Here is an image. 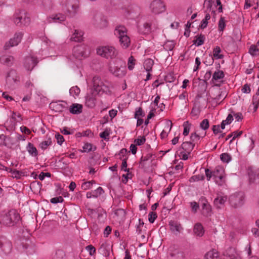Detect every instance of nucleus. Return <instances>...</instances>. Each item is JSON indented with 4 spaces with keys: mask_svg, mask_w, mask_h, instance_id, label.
I'll return each instance as SVG.
<instances>
[{
    "mask_svg": "<svg viewBox=\"0 0 259 259\" xmlns=\"http://www.w3.org/2000/svg\"><path fill=\"white\" fill-rule=\"evenodd\" d=\"M20 216L14 209L0 215V224L6 227L15 226L19 221Z\"/></svg>",
    "mask_w": 259,
    "mask_h": 259,
    "instance_id": "1",
    "label": "nucleus"
},
{
    "mask_svg": "<svg viewBox=\"0 0 259 259\" xmlns=\"http://www.w3.org/2000/svg\"><path fill=\"white\" fill-rule=\"evenodd\" d=\"M114 34L118 37L122 48L126 49L130 46L131 40L127 35V29L124 26H117L114 30Z\"/></svg>",
    "mask_w": 259,
    "mask_h": 259,
    "instance_id": "2",
    "label": "nucleus"
},
{
    "mask_svg": "<svg viewBox=\"0 0 259 259\" xmlns=\"http://www.w3.org/2000/svg\"><path fill=\"white\" fill-rule=\"evenodd\" d=\"M118 54V50L113 46H106L98 48V55L107 59H114Z\"/></svg>",
    "mask_w": 259,
    "mask_h": 259,
    "instance_id": "3",
    "label": "nucleus"
},
{
    "mask_svg": "<svg viewBox=\"0 0 259 259\" xmlns=\"http://www.w3.org/2000/svg\"><path fill=\"white\" fill-rule=\"evenodd\" d=\"M14 23L18 26L27 25L30 22V18L23 10L16 11L13 16Z\"/></svg>",
    "mask_w": 259,
    "mask_h": 259,
    "instance_id": "4",
    "label": "nucleus"
},
{
    "mask_svg": "<svg viewBox=\"0 0 259 259\" xmlns=\"http://www.w3.org/2000/svg\"><path fill=\"white\" fill-rule=\"evenodd\" d=\"M97 87L94 84L92 88L88 90L85 99V105L89 108L95 107L97 103Z\"/></svg>",
    "mask_w": 259,
    "mask_h": 259,
    "instance_id": "5",
    "label": "nucleus"
},
{
    "mask_svg": "<svg viewBox=\"0 0 259 259\" xmlns=\"http://www.w3.org/2000/svg\"><path fill=\"white\" fill-rule=\"evenodd\" d=\"M230 205L237 208L241 206L244 202V194L242 192H238L232 194L229 199Z\"/></svg>",
    "mask_w": 259,
    "mask_h": 259,
    "instance_id": "6",
    "label": "nucleus"
},
{
    "mask_svg": "<svg viewBox=\"0 0 259 259\" xmlns=\"http://www.w3.org/2000/svg\"><path fill=\"white\" fill-rule=\"evenodd\" d=\"M157 28V24L155 21L146 22L142 26L139 27V31L141 34H149L152 30L156 29Z\"/></svg>",
    "mask_w": 259,
    "mask_h": 259,
    "instance_id": "7",
    "label": "nucleus"
},
{
    "mask_svg": "<svg viewBox=\"0 0 259 259\" xmlns=\"http://www.w3.org/2000/svg\"><path fill=\"white\" fill-rule=\"evenodd\" d=\"M23 35V34L22 32H16L13 37L5 44L4 46L5 50H8L11 47L17 46L21 41Z\"/></svg>",
    "mask_w": 259,
    "mask_h": 259,
    "instance_id": "8",
    "label": "nucleus"
},
{
    "mask_svg": "<svg viewBox=\"0 0 259 259\" xmlns=\"http://www.w3.org/2000/svg\"><path fill=\"white\" fill-rule=\"evenodd\" d=\"M79 11V2L78 0H71L67 5V13L70 17L75 16Z\"/></svg>",
    "mask_w": 259,
    "mask_h": 259,
    "instance_id": "9",
    "label": "nucleus"
},
{
    "mask_svg": "<svg viewBox=\"0 0 259 259\" xmlns=\"http://www.w3.org/2000/svg\"><path fill=\"white\" fill-rule=\"evenodd\" d=\"M150 9L152 13L158 14L165 10V5L160 0H154L150 5Z\"/></svg>",
    "mask_w": 259,
    "mask_h": 259,
    "instance_id": "10",
    "label": "nucleus"
},
{
    "mask_svg": "<svg viewBox=\"0 0 259 259\" xmlns=\"http://www.w3.org/2000/svg\"><path fill=\"white\" fill-rule=\"evenodd\" d=\"M87 47L84 45H77L73 49V55L76 58L87 56Z\"/></svg>",
    "mask_w": 259,
    "mask_h": 259,
    "instance_id": "11",
    "label": "nucleus"
},
{
    "mask_svg": "<svg viewBox=\"0 0 259 259\" xmlns=\"http://www.w3.org/2000/svg\"><path fill=\"white\" fill-rule=\"evenodd\" d=\"M67 103L65 102H54L50 103L49 107L56 112H61L66 110Z\"/></svg>",
    "mask_w": 259,
    "mask_h": 259,
    "instance_id": "12",
    "label": "nucleus"
},
{
    "mask_svg": "<svg viewBox=\"0 0 259 259\" xmlns=\"http://www.w3.org/2000/svg\"><path fill=\"white\" fill-rule=\"evenodd\" d=\"M248 174L250 183H259V169L250 167L248 169Z\"/></svg>",
    "mask_w": 259,
    "mask_h": 259,
    "instance_id": "13",
    "label": "nucleus"
},
{
    "mask_svg": "<svg viewBox=\"0 0 259 259\" xmlns=\"http://www.w3.org/2000/svg\"><path fill=\"white\" fill-rule=\"evenodd\" d=\"M200 202L202 204V213L205 217L210 216L211 213V206L208 203L207 200L204 197H201Z\"/></svg>",
    "mask_w": 259,
    "mask_h": 259,
    "instance_id": "14",
    "label": "nucleus"
},
{
    "mask_svg": "<svg viewBox=\"0 0 259 259\" xmlns=\"http://www.w3.org/2000/svg\"><path fill=\"white\" fill-rule=\"evenodd\" d=\"M226 91L222 89H214L212 92V98L216 100H224L227 96Z\"/></svg>",
    "mask_w": 259,
    "mask_h": 259,
    "instance_id": "15",
    "label": "nucleus"
},
{
    "mask_svg": "<svg viewBox=\"0 0 259 259\" xmlns=\"http://www.w3.org/2000/svg\"><path fill=\"white\" fill-rule=\"evenodd\" d=\"M37 63V59L34 57H27L25 59L24 65L27 70H31Z\"/></svg>",
    "mask_w": 259,
    "mask_h": 259,
    "instance_id": "16",
    "label": "nucleus"
},
{
    "mask_svg": "<svg viewBox=\"0 0 259 259\" xmlns=\"http://www.w3.org/2000/svg\"><path fill=\"white\" fill-rule=\"evenodd\" d=\"M12 247V244L10 241L8 240L6 238H0V248L7 253L10 252Z\"/></svg>",
    "mask_w": 259,
    "mask_h": 259,
    "instance_id": "17",
    "label": "nucleus"
},
{
    "mask_svg": "<svg viewBox=\"0 0 259 259\" xmlns=\"http://www.w3.org/2000/svg\"><path fill=\"white\" fill-rule=\"evenodd\" d=\"M66 19L65 15L58 13L56 15H53L47 18V21L48 23H61Z\"/></svg>",
    "mask_w": 259,
    "mask_h": 259,
    "instance_id": "18",
    "label": "nucleus"
},
{
    "mask_svg": "<svg viewBox=\"0 0 259 259\" xmlns=\"http://www.w3.org/2000/svg\"><path fill=\"white\" fill-rule=\"evenodd\" d=\"M109 71L115 76L117 77H122L125 74V72L117 66H109Z\"/></svg>",
    "mask_w": 259,
    "mask_h": 259,
    "instance_id": "19",
    "label": "nucleus"
},
{
    "mask_svg": "<svg viewBox=\"0 0 259 259\" xmlns=\"http://www.w3.org/2000/svg\"><path fill=\"white\" fill-rule=\"evenodd\" d=\"M0 62L7 66H11L14 62V58L13 56L5 55L0 57Z\"/></svg>",
    "mask_w": 259,
    "mask_h": 259,
    "instance_id": "20",
    "label": "nucleus"
},
{
    "mask_svg": "<svg viewBox=\"0 0 259 259\" xmlns=\"http://www.w3.org/2000/svg\"><path fill=\"white\" fill-rule=\"evenodd\" d=\"M83 32L80 30H75L74 32L72 34L70 40L75 42H80L83 40Z\"/></svg>",
    "mask_w": 259,
    "mask_h": 259,
    "instance_id": "21",
    "label": "nucleus"
},
{
    "mask_svg": "<svg viewBox=\"0 0 259 259\" xmlns=\"http://www.w3.org/2000/svg\"><path fill=\"white\" fill-rule=\"evenodd\" d=\"M7 81L9 83H15L17 81L16 71L15 70H11L7 75Z\"/></svg>",
    "mask_w": 259,
    "mask_h": 259,
    "instance_id": "22",
    "label": "nucleus"
},
{
    "mask_svg": "<svg viewBox=\"0 0 259 259\" xmlns=\"http://www.w3.org/2000/svg\"><path fill=\"white\" fill-rule=\"evenodd\" d=\"M227 200L226 196H218L214 200V204L218 208H221Z\"/></svg>",
    "mask_w": 259,
    "mask_h": 259,
    "instance_id": "23",
    "label": "nucleus"
},
{
    "mask_svg": "<svg viewBox=\"0 0 259 259\" xmlns=\"http://www.w3.org/2000/svg\"><path fill=\"white\" fill-rule=\"evenodd\" d=\"M225 170L223 167L217 166L213 171V177L217 179H222L224 175Z\"/></svg>",
    "mask_w": 259,
    "mask_h": 259,
    "instance_id": "24",
    "label": "nucleus"
},
{
    "mask_svg": "<svg viewBox=\"0 0 259 259\" xmlns=\"http://www.w3.org/2000/svg\"><path fill=\"white\" fill-rule=\"evenodd\" d=\"M26 149L30 156L34 157H37L38 151L33 144L29 142L26 146Z\"/></svg>",
    "mask_w": 259,
    "mask_h": 259,
    "instance_id": "25",
    "label": "nucleus"
},
{
    "mask_svg": "<svg viewBox=\"0 0 259 259\" xmlns=\"http://www.w3.org/2000/svg\"><path fill=\"white\" fill-rule=\"evenodd\" d=\"M82 106L81 104L74 103L69 108V111L73 114H78L82 112Z\"/></svg>",
    "mask_w": 259,
    "mask_h": 259,
    "instance_id": "26",
    "label": "nucleus"
},
{
    "mask_svg": "<svg viewBox=\"0 0 259 259\" xmlns=\"http://www.w3.org/2000/svg\"><path fill=\"white\" fill-rule=\"evenodd\" d=\"M205 259H221L218 251L212 249L207 252L205 255Z\"/></svg>",
    "mask_w": 259,
    "mask_h": 259,
    "instance_id": "27",
    "label": "nucleus"
},
{
    "mask_svg": "<svg viewBox=\"0 0 259 259\" xmlns=\"http://www.w3.org/2000/svg\"><path fill=\"white\" fill-rule=\"evenodd\" d=\"M195 146L192 142H184L181 145L182 148L188 154L192 151Z\"/></svg>",
    "mask_w": 259,
    "mask_h": 259,
    "instance_id": "28",
    "label": "nucleus"
},
{
    "mask_svg": "<svg viewBox=\"0 0 259 259\" xmlns=\"http://www.w3.org/2000/svg\"><path fill=\"white\" fill-rule=\"evenodd\" d=\"M193 231L196 235L199 237L202 236L204 233L203 227L200 223H197L195 225Z\"/></svg>",
    "mask_w": 259,
    "mask_h": 259,
    "instance_id": "29",
    "label": "nucleus"
},
{
    "mask_svg": "<svg viewBox=\"0 0 259 259\" xmlns=\"http://www.w3.org/2000/svg\"><path fill=\"white\" fill-rule=\"evenodd\" d=\"M169 226L170 230L174 232L179 233L182 229L181 224L175 221H170Z\"/></svg>",
    "mask_w": 259,
    "mask_h": 259,
    "instance_id": "30",
    "label": "nucleus"
},
{
    "mask_svg": "<svg viewBox=\"0 0 259 259\" xmlns=\"http://www.w3.org/2000/svg\"><path fill=\"white\" fill-rule=\"evenodd\" d=\"M152 155L147 154L145 156H142L140 161V166L141 168H145L146 166L147 162L150 160Z\"/></svg>",
    "mask_w": 259,
    "mask_h": 259,
    "instance_id": "31",
    "label": "nucleus"
},
{
    "mask_svg": "<svg viewBox=\"0 0 259 259\" xmlns=\"http://www.w3.org/2000/svg\"><path fill=\"white\" fill-rule=\"evenodd\" d=\"M154 61L151 59H147L144 62V67L146 71L150 72L152 70Z\"/></svg>",
    "mask_w": 259,
    "mask_h": 259,
    "instance_id": "32",
    "label": "nucleus"
},
{
    "mask_svg": "<svg viewBox=\"0 0 259 259\" xmlns=\"http://www.w3.org/2000/svg\"><path fill=\"white\" fill-rule=\"evenodd\" d=\"M196 39L193 40V42L194 45L197 46H201L204 44L205 40V36L204 35L200 34L195 36Z\"/></svg>",
    "mask_w": 259,
    "mask_h": 259,
    "instance_id": "33",
    "label": "nucleus"
},
{
    "mask_svg": "<svg viewBox=\"0 0 259 259\" xmlns=\"http://www.w3.org/2000/svg\"><path fill=\"white\" fill-rule=\"evenodd\" d=\"M80 92V89L77 86H74L69 90V94L74 98L78 97Z\"/></svg>",
    "mask_w": 259,
    "mask_h": 259,
    "instance_id": "34",
    "label": "nucleus"
},
{
    "mask_svg": "<svg viewBox=\"0 0 259 259\" xmlns=\"http://www.w3.org/2000/svg\"><path fill=\"white\" fill-rule=\"evenodd\" d=\"M52 144V140L50 138L46 140L42 141L39 145V147L43 150H46L48 147Z\"/></svg>",
    "mask_w": 259,
    "mask_h": 259,
    "instance_id": "35",
    "label": "nucleus"
},
{
    "mask_svg": "<svg viewBox=\"0 0 259 259\" xmlns=\"http://www.w3.org/2000/svg\"><path fill=\"white\" fill-rule=\"evenodd\" d=\"M225 76L224 72L222 70H218L215 71L212 75V80H218L219 79H223Z\"/></svg>",
    "mask_w": 259,
    "mask_h": 259,
    "instance_id": "36",
    "label": "nucleus"
},
{
    "mask_svg": "<svg viewBox=\"0 0 259 259\" xmlns=\"http://www.w3.org/2000/svg\"><path fill=\"white\" fill-rule=\"evenodd\" d=\"M221 49L220 47H215L213 50V56L216 59H222L224 56L221 54Z\"/></svg>",
    "mask_w": 259,
    "mask_h": 259,
    "instance_id": "37",
    "label": "nucleus"
},
{
    "mask_svg": "<svg viewBox=\"0 0 259 259\" xmlns=\"http://www.w3.org/2000/svg\"><path fill=\"white\" fill-rule=\"evenodd\" d=\"M96 184L95 181H91L84 182L81 184V189L84 190H87L92 188L93 185Z\"/></svg>",
    "mask_w": 259,
    "mask_h": 259,
    "instance_id": "38",
    "label": "nucleus"
},
{
    "mask_svg": "<svg viewBox=\"0 0 259 259\" xmlns=\"http://www.w3.org/2000/svg\"><path fill=\"white\" fill-rule=\"evenodd\" d=\"M191 123L189 121H185L183 123V126L184 127L183 135L185 136H187L189 134L190 130L191 127Z\"/></svg>",
    "mask_w": 259,
    "mask_h": 259,
    "instance_id": "39",
    "label": "nucleus"
},
{
    "mask_svg": "<svg viewBox=\"0 0 259 259\" xmlns=\"http://www.w3.org/2000/svg\"><path fill=\"white\" fill-rule=\"evenodd\" d=\"M172 123L171 121H170V124L169 123H167L166 125V128L168 130L167 132H166L165 130H163L160 134V137L161 139H164L166 138L168 136V133L170 131L171 128L172 127Z\"/></svg>",
    "mask_w": 259,
    "mask_h": 259,
    "instance_id": "40",
    "label": "nucleus"
},
{
    "mask_svg": "<svg viewBox=\"0 0 259 259\" xmlns=\"http://www.w3.org/2000/svg\"><path fill=\"white\" fill-rule=\"evenodd\" d=\"M107 217L106 211L102 208L99 209L98 208V221L102 219V222H104Z\"/></svg>",
    "mask_w": 259,
    "mask_h": 259,
    "instance_id": "41",
    "label": "nucleus"
},
{
    "mask_svg": "<svg viewBox=\"0 0 259 259\" xmlns=\"http://www.w3.org/2000/svg\"><path fill=\"white\" fill-rule=\"evenodd\" d=\"M136 60L133 56H131L128 59V68L129 70H132L134 69L135 65Z\"/></svg>",
    "mask_w": 259,
    "mask_h": 259,
    "instance_id": "42",
    "label": "nucleus"
},
{
    "mask_svg": "<svg viewBox=\"0 0 259 259\" xmlns=\"http://www.w3.org/2000/svg\"><path fill=\"white\" fill-rule=\"evenodd\" d=\"M12 118L17 122H21L23 120L21 115L15 112L12 113Z\"/></svg>",
    "mask_w": 259,
    "mask_h": 259,
    "instance_id": "43",
    "label": "nucleus"
},
{
    "mask_svg": "<svg viewBox=\"0 0 259 259\" xmlns=\"http://www.w3.org/2000/svg\"><path fill=\"white\" fill-rule=\"evenodd\" d=\"M110 129L106 128L105 131L100 134V137L105 140L109 139Z\"/></svg>",
    "mask_w": 259,
    "mask_h": 259,
    "instance_id": "44",
    "label": "nucleus"
},
{
    "mask_svg": "<svg viewBox=\"0 0 259 259\" xmlns=\"http://www.w3.org/2000/svg\"><path fill=\"white\" fill-rule=\"evenodd\" d=\"M220 156L221 160L226 163H228L232 159L231 155L227 153L222 154Z\"/></svg>",
    "mask_w": 259,
    "mask_h": 259,
    "instance_id": "45",
    "label": "nucleus"
},
{
    "mask_svg": "<svg viewBox=\"0 0 259 259\" xmlns=\"http://www.w3.org/2000/svg\"><path fill=\"white\" fill-rule=\"evenodd\" d=\"M204 176L203 175H195L190 178L189 181L191 183L198 182L200 180H203Z\"/></svg>",
    "mask_w": 259,
    "mask_h": 259,
    "instance_id": "46",
    "label": "nucleus"
},
{
    "mask_svg": "<svg viewBox=\"0 0 259 259\" xmlns=\"http://www.w3.org/2000/svg\"><path fill=\"white\" fill-rule=\"evenodd\" d=\"M209 121L207 119H203L200 124V127L203 130H206L209 127Z\"/></svg>",
    "mask_w": 259,
    "mask_h": 259,
    "instance_id": "47",
    "label": "nucleus"
},
{
    "mask_svg": "<svg viewBox=\"0 0 259 259\" xmlns=\"http://www.w3.org/2000/svg\"><path fill=\"white\" fill-rule=\"evenodd\" d=\"M226 26L225 20L224 17H221L219 22V30L223 31Z\"/></svg>",
    "mask_w": 259,
    "mask_h": 259,
    "instance_id": "48",
    "label": "nucleus"
},
{
    "mask_svg": "<svg viewBox=\"0 0 259 259\" xmlns=\"http://www.w3.org/2000/svg\"><path fill=\"white\" fill-rule=\"evenodd\" d=\"M252 104L254 105V111H256L259 105V97L256 95H254L252 98Z\"/></svg>",
    "mask_w": 259,
    "mask_h": 259,
    "instance_id": "49",
    "label": "nucleus"
},
{
    "mask_svg": "<svg viewBox=\"0 0 259 259\" xmlns=\"http://www.w3.org/2000/svg\"><path fill=\"white\" fill-rule=\"evenodd\" d=\"M232 250H233V249L230 248L229 250L226 251L224 254L225 257L223 259H236V257L234 254H230L229 253V252H231Z\"/></svg>",
    "mask_w": 259,
    "mask_h": 259,
    "instance_id": "50",
    "label": "nucleus"
},
{
    "mask_svg": "<svg viewBox=\"0 0 259 259\" xmlns=\"http://www.w3.org/2000/svg\"><path fill=\"white\" fill-rule=\"evenodd\" d=\"M12 174V177L16 178H20L21 177V172L17 170L10 169L9 172Z\"/></svg>",
    "mask_w": 259,
    "mask_h": 259,
    "instance_id": "51",
    "label": "nucleus"
},
{
    "mask_svg": "<svg viewBox=\"0 0 259 259\" xmlns=\"http://www.w3.org/2000/svg\"><path fill=\"white\" fill-rule=\"evenodd\" d=\"M258 51L259 49L257 45H252L249 50V53L252 56L255 55L256 52Z\"/></svg>",
    "mask_w": 259,
    "mask_h": 259,
    "instance_id": "52",
    "label": "nucleus"
},
{
    "mask_svg": "<svg viewBox=\"0 0 259 259\" xmlns=\"http://www.w3.org/2000/svg\"><path fill=\"white\" fill-rule=\"evenodd\" d=\"M86 250L89 253L90 255L92 256L96 252V248L92 245H89L85 247Z\"/></svg>",
    "mask_w": 259,
    "mask_h": 259,
    "instance_id": "53",
    "label": "nucleus"
},
{
    "mask_svg": "<svg viewBox=\"0 0 259 259\" xmlns=\"http://www.w3.org/2000/svg\"><path fill=\"white\" fill-rule=\"evenodd\" d=\"M146 141V139L145 137H139L138 138L136 139L134 141V143L136 145H143Z\"/></svg>",
    "mask_w": 259,
    "mask_h": 259,
    "instance_id": "54",
    "label": "nucleus"
},
{
    "mask_svg": "<svg viewBox=\"0 0 259 259\" xmlns=\"http://www.w3.org/2000/svg\"><path fill=\"white\" fill-rule=\"evenodd\" d=\"M55 138L57 140V143L60 145H61L64 141L63 136L59 133H57L55 135Z\"/></svg>",
    "mask_w": 259,
    "mask_h": 259,
    "instance_id": "55",
    "label": "nucleus"
},
{
    "mask_svg": "<svg viewBox=\"0 0 259 259\" xmlns=\"http://www.w3.org/2000/svg\"><path fill=\"white\" fill-rule=\"evenodd\" d=\"M192 211L193 213H196L199 208V204L195 201L190 203Z\"/></svg>",
    "mask_w": 259,
    "mask_h": 259,
    "instance_id": "56",
    "label": "nucleus"
},
{
    "mask_svg": "<svg viewBox=\"0 0 259 259\" xmlns=\"http://www.w3.org/2000/svg\"><path fill=\"white\" fill-rule=\"evenodd\" d=\"M64 199L62 196L54 197L51 199L50 202L53 204L63 202Z\"/></svg>",
    "mask_w": 259,
    "mask_h": 259,
    "instance_id": "57",
    "label": "nucleus"
},
{
    "mask_svg": "<svg viewBox=\"0 0 259 259\" xmlns=\"http://www.w3.org/2000/svg\"><path fill=\"white\" fill-rule=\"evenodd\" d=\"M164 48L166 50L171 51L175 47V44L172 41H168L164 44Z\"/></svg>",
    "mask_w": 259,
    "mask_h": 259,
    "instance_id": "58",
    "label": "nucleus"
},
{
    "mask_svg": "<svg viewBox=\"0 0 259 259\" xmlns=\"http://www.w3.org/2000/svg\"><path fill=\"white\" fill-rule=\"evenodd\" d=\"M99 25L100 28H104L106 27L108 25V21L107 20L106 18L104 17L101 18L100 19Z\"/></svg>",
    "mask_w": 259,
    "mask_h": 259,
    "instance_id": "59",
    "label": "nucleus"
},
{
    "mask_svg": "<svg viewBox=\"0 0 259 259\" xmlns=\"http://www.w3.org/2000/svg\"><path fill=\"white\" fill-rule=\"evenodd\" d=\"M157 214L156 212H154L153 211H151L149 214V221L151 223H154L155 219L157 218Z\"/></svg>",
    "mask_w": 259,
    "mask_h": 259,
    "instance_id": "60",
    "label": "nucleus"
},
{
    "mask_svg": "<svg viewBox=\"0 0 259 259\" xmlns=\"http://www.w3.org/2000/svg\"><path fill=\"white\" fill-rule=\"evenodd\" d=\"M190 139L191 141V142L192 143L197 142L200 139V136L196 133H192L191 134Z\"/></svg>",
    "mask_w": 259,
    "mask_h": 259,
    "instance_id": "61",
    "label": "nucleus"
},
{
    "mask_svg": "<svg viewBox=\"0 0 259 259\" xmlns=\"http://www.w3.org/2000/svg\"><path fill=\"white\" fill-rule=\"evenodd\" d=\"M82 151L84 152H88L90 151L92 149V146L91 144L89 143H85L82 147Z\"/></svg>",
    "mask_w": 259,
    "mask_h": 259,
    "instance_id": "62",
    "label": "nucleus"
},
{
    "mask_svg": "<svg viewBox=\"0 0 259 259\" xmlns=\"http://www.w3.org/2000/svg\"><path fill=\"white\" fill-rule=\"evenodd\" d=\"M231 113L233 114V116H234L235 117V118L236 119L237 121L241 120L243 119V116L241 113L238 112L235 113L234 112L232 111Z\"/></svg>",
    "mask_w": 259,
    "mask_h": 259,
    "instance_id": "63",
    "label": "nucleus"
},
{
    "mask_svg": "<svg viewBox=\"0 0 259 259\" xmlns=\"http://www.w3.org/2000/svg\"><path fill=\"white\" fill-rule=\"evenodd\" d=\"M144 114L143 112V110L141 107H139V109L136 111L135 113V118H138L139 116H144Z\"/></svg>",
    "mask_w": 259,
    "mask_h": 259,
    "instance_id": "64",
    "label": "nucleus"
}]
</instances>
